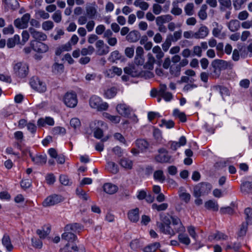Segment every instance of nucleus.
Listing matches in <instances>:
<instances>
[{"mask_svg": "<svg viewBox=\"0 0 252 252\" xmlns=\"http://www.w3.org/2000/svg\"><path fill=\"white\" fill-rule=\"evenodd\" d=\"M81 229V225L79 223L67 224L64 227V232L62 235V239L72 243L77 239L74 233L79 232Z\"/></svg>", "mask_w": 252, "mask_h": 252, "instance_id": "1", "label": "nucleus"}, {"mask_svg": "<svg viewBox=\"0 0 252 252\" xmlns=\"http://www.w3.org/2000/svg\"><path fill=\"white\" fill-rule=\"evenodd\" d=\"M160 219L161 222L157 223V226L160 231L165 234L174 235L175 232L170 227L171 221L169 218L166 215L161 214H160Z\"/></svg>", "mask_w": 252, "mask_h": 252, "instance_id": "2", "label": "nucleus"}, {"mask_svg": "<svg viewBox=\"0 0 252 252\" xmlns=\"http://www.w3.org/2000/svg\"><path fill=\"white\" fill-rule=\"evenodd\" d=\"M212 189V185L208 183L202 182L196 185L193 189V195L199 197L207 194Z\"/></svg>", "mask_w": 252, "mask_h": 252, "instance_id": "3", "label": "nucleus"}, {"mask_svg": "<svg viewBox=\"0 0 252 252\" xmlns=\"http://www.w3.org/2000/svg\"><path fill=\"white\" fill-rule=\"evenodd\" d=\"M90 105L97 111H101L106 110L108 108V104L103 102L101 98L96 95L92 96L90 99Z\"/></svg>", "mask_w": 252, "mask_h": 252, "instance_id": "4", "label": "nucleus"}, {"mask_svg": "<svg viewBox=\"0 0 252 252\" xmlns=\"http://www.w3.org/2000/svg\"><path fill=\"white\" fill-rule=\"evenodd\" d=\"M158 154L155 157V160L161 163H171L173 159L168 151L164 148H160L158 150Z\"/></svg>", "mask_w": 252, "mask_h": 252, "instance_id": "5", "label": "nucleus"}, {"mask_svg": "<svg viewBox=\"0 0 252 252\" xmlns=\"http://www.w3.org/2000/svg\"><path fill=\"white\" fill-rule=\"evenodd\" d=\"M13 69L16 75L20 78H25L29 72L28 65L26 63L22 62L16 63Z\"/></svg>", "mask_w": 252, "mask_h": 252, "instance_id": "6", "label": "nucleus"}, {"mask_svg": "<svg viewBox=\"0 0 252 252\" xmlns=\"http://www.w3.org/2000/svg\"><path fill=\"white\" fill-rule=\"evenodd\" d=\"M30 84L33 89L39 93L45 92L46 90L45 83L37 77H32L30 80Z\"/></svg>", "mask_w": 252, "mask_h": 252, "instance_id": "7", "label": "nucleus"}, {"mask_svg": "<svg viewBox=\"0 0 252 252\" xmlns=\"http://www.w3.org/2000/svg\"><path fill=\"white\" fill-rule=\"evenodd\" d=\"M63 101L67 107H75L78 102L76 93L73 92L66 93L64 96Z\"/></svg>", "mask_w": 252, "mask_h": 252, "instance_id": "8", "label": "nucleus"}, {"mask_svg": "<svg viewBox=\"0 0 252 252\" xmlns=\"http://www.w3.org/2000/svg\"><path fill=\"white\" fill-rule=\"evenodd\" d=\"M31 18L29 13L25 14L21 18H17L14 21V26L20 29H26Z\"/></svg>", "mask_w": 252, "mask_h": 252, "instance_id": "9", "label": "nucleus"}, {"mask_svg": "<svg viewBox=\"0 0 252 252\" xmlns=\"http://www.w3.org/2000/svg\"><path fill=\"white\" fill-rule=\"evenodd\" d=\"M63 198L61 196L54 194L47 197L42 202V205L44 207H49L56 205L62 202Z\"/></svg>", "mask_w": 252, "mask_h": 252, "instance_id": "10", "label": "nucleus"}, {"mask_svg": "<svg viewBox=\"0 0 252 252\" xmlns=\"http://www.w3.org/2000/svg\"><path fill=\"white\" fill-rule=\"evenodd\" d=\"M31 45L34 51L40 53H46L49 49V47L47 45L40 41L32 40L31 41Z\"/></svg>", "mask_w": 252, "mask_h": 252, "instance_id": "11", "label": "nucleus"}, {"mask_svg": "<svg viewBox=\"0 0 252 252\" xmlns=\"http://www.w3.org/2000/svg\"><path fill=\"white\" fill-rule=\"evenodd\" d=\"M116 109L117 112L121 116L123 117H128L131 113V108L124 103L118 104Z\"/></svg>", "mask_w": 252, "mask_h": 252, "instance_id": "12", "label": "nucleus"}, {"mask_svg": "<svg viewBox=\"0 0 252 252\" xmlns=\"http://www.w3.org/2000/svg\"><path fill=\"white\" fill-rule=\"evenodd\" d=\"M95 47L97 49L98 54L102 56L108 54L109 52V47L104 44L102 40H97L95 43Z\"/></svg>", "mask_w": 252, "mask_h": 252, "instance_id": "13", "label": "nucleus"}, {"mask_svg": "<svg viewBox=\"0 0 252 252\" xmlns=\"http://www.w3.org/2000/svg\"><path fill=\"white\" fill-rule=\"evenodd\" d=\"M29 32L35 41H45L47 39V35L44 33L37 31L32 28H29Z\"/></svg>", "mask_w": 252, "mask_h": 252, "instance_id": "14", "label": "nucleus"}, {"mask_svg": "<svg viewBox=\"0 0 252 252\" xmlns=\"http://www.w3.org/2000/svg\"><path fill=\"white\" fill-rule=\"evenodd\" d=\"M61 252H85V250L83 246L79 247L75 245L70 246L69 243L61 250Z\"/></svg>", "mask_w": 252, "mask_h": 252, "instance_id": "15", "label": "nucleus"}, {"mask_svg": "<svg viewBox=\"0 0 252 252\" xmlns=\"http://www.w3.org/2000/svg\"><path fill=\"white\" fill-rule=\"evenodd\" d=\"M209 33L208 28L205 26H201L197 31L194 32V38L195 39H204Z\"/></svg>", "mask_w": 252, "mask_h": 252, "instance_id": "16", "label": "nucleus"}, {"mask_svg": "<svg viewBox=\"0 0 252 252\" xmlns=\"http://www.w3.org/2000/svg\"><path fill=\"white\" fill-rule=\"evenodd\" d=\"M230 63L221 60H215L212 62L214 67L219 68L220 69H225L230 66Z\"/></svg>", "mask_w": 252, "mask_h": 252, "instance_id": "17", "label": "nucleus"}, {"mask_svg": "<svg viewBox=\"0 0 252 252\" xmlns=\"http://www.w3.org/2000/svg\"><path fill=\"white\" fill-rule=\"evenodd\" d=\"M118 187L111 183H107L103 185V189L104 192L109 194H112L118 190Z\"/></svg>", "mask_w": 252, "mask_h": 252, "instance_id": "18", "label": "nucleus"}, {"mask_svg": "<svg viewBox=\"0 0 252 252\" xmlns=\"http://www.w3.org/2000/svg\"><path fill=\"white\" fill-rule=\"evenodd\" d=\"M128 218L129 220L133 222H136L139 219V209L136 208L130 210L128 213Z\"/></svg>", "mask_w": 252, "mask_h": 252, "instance_id": "19", "label": "nucleus"}, {"mask_svg": "<svg viewBox=\"0 0 252 252\" xmlns=\"http://www.w3.org/2000/svg\"><path fill=\"white\" fill-rule=\"evenodd\" d=\"M173 225H179V228H174L175 233L184 232L185 231V228L183 225L180 220L177 217H171Z\"/></svg>", "mask_w": 252, "mask_h": 252, "instance_id": "20", "label": "nucleus"}, {"mask_svg": "<svg viewBox=\"0 0 252 252\" xmlns=\"http://www.w3.org/2000/svg\"><path fill=\"white\" fill-rule=\"evenodd\" d=\"M29 155L32 161L36 164L42 165L46 162L47 159L45 155H39L33 157L30 152H29Z\"/></svg>", "mask_w": 252, "mask_h": 252, "instance_id": "21", "label": "nucleus"}, {"mask_svg": "<svg viewBox=\"0 0 252 252\" xmlns=\"http://www.w3.org/2000/svg\"><path fill=\"white\" fill-rule=\"evenodd\" d=\"M147 61L144 64V67L145 69L152 70L154 68V65L156 63V59L151 53H149L147 54Z\"/></svg>", "mask_w": 252, "mask_h": 252, "instance_id": "22", "label": "nucleus"}, {"mask_svg": "<svg viewBox=\"0 0 252 252\" xmlns=\"http://www.w3.org/2000/svg\"><path fill=\"white\" fill-rule=\"evenodd\" d=\"M53 126L54 125V119L50 117H46L45 118H40L37 121V125L39 127H43L45 125Z\"/></svg>", "mask_w": 252, "mask_h": 252, "instance_id": "23", "label": "nucleus"}, {"mask_svg": "<svg viewBox=\"0 0 252 252\" xmlns=\"http://www.w3.org/2000/svg\"><path fill=\"white\" fill-rule=\"evenodd\" d=\"M140 37V34L139 32L132 31L127 35L126 39L130 42H135L139 39Z\"/></svg>", "mask_w": 252, "mask_h": 252, "instance_id": "24", "label": "nucleus"}, {"mask_svg": "<svg viewBox=\"0 0 252 252\" xmlns=\"http://www.w3.org/2000/svg\"><path fill=\"white\" fill-rule=\"evenodd\" d=\"M2 244L8 252H10L13 249V246L11 244L10 238L6 234H5L2 238Z\"/></svg>", "mask_w": 252, "mask_h": 252, "instance_id": "25", "label": "nucleus"}, {"mask_svg": "<svg viewBox=\"0 0 252 252\" xmlns=\"http://www.w3.org/2000/svg\"><path fill=\"white\" fill-rule=\"evenodd\" d=\"M71 50V45L69 42L63 44L57 48L55 54L57 56H60L63 52L68 51Z\"/></svg>", "mask_w": 252, "mask_h": 252, "instance_id": "26", "label": "nucleus"}, {"mask_svg": "<svg viewBox=\"0 0 252 252\" xmlns=\"http://www.w3.org/2000/svg\"><path fill=\"white\" fill-rule=\"evenodd\" d=\"M240 23L237 20H231L228 23L227 26L229 30L232 32L238 31L240 27Z\"/></svg>", "mask_w": 252, "mask_h": 252, "instance_id": "27", "label": "nucleus"}, {"mask_svg": "<svg viewBox=\"0 0 252 252\" xmlns=\"http://www.w3.org/2000/svg\"><path fill=\"white\" fill-rule=\"evenodd\" d=\"M119 164L123 168L127 169H131L132 168L133 162L130 159L123 158L119 161Z\"/></svg>", "mask_w": 252, "mask_h": 252, "instance_id": "28", "label": "nucleus"}, {"mask_svg": "<svg viewBox=\"0 0 252 252\" xmlns=\"http://www.w3.org/2000/svg\"><path fill=\"white\" fill-rule=\"evenodd\" d=\"M137 147L141 151L146 150L149 146L148 142L144 139H138L135 142Z\"/></svg>", "mask_w": 252, "mask_h": 252, "instance_id": "29", "label": "nucleus"}, {"mask_svg": "<svg viewBox=\"0 0 252 252\" xmlns=\"http://www.w3.org/2000/svg\"><path fill=\"white\" fill-rule=\"evenodd\" d=\"M103 116L111 123L115 124L119 123L121 121V117L119 116L111 115L108 113H103Z\"/></svg>", "mask_w": 252, "mask_h": 252, "instance_id": "30", "label": "nucleus"}, {"mask_svg": "<svg viewBox=\"0 0 252 252\" xmlns=\"http://www.w3.org/2000/svg\"><path fill=\"white\" fill-rule=\"evenodd\" d=\"M20 41V36L15 34L13 37L10 38L7 40V46L8 48H13L16 44L19 43Z\"/></svg>", "mask_w": 252, "mask_h": 252, "instance_id": "31", "label": "nucleus"}, {"mask_svg": "<svg viewBox=\"0 0 252 252\" xmlns=\"http://www.w3.org/2000/svg\"><path fill=\"white\" fill-rule=\"evenodd\" d=\"M153 177L155 180L158 181L161 183H163L165 180L163 172L161 170H158L155 171Z\"/></svg>", "mask_w": 252, "mask_h": 252, "instance_id": "32", "label": "nucleus"}, {"mask_svg": "<svg viewBox=\"0 0 252 252\" xmlns=\"http://www.w3.org/2000/svg\"><path fill=\"white\" fill-rule=\"evenodd\" d=\"M210 239H214L217 240H226L228 239V236L225 234L218 231L209 236Z\"/></svg>", "mask_w": 252, "mask_h": 252, "instance_id": "33", "label": "nucleus"}, {"mask_svg": "<svg viewBox=\"0 0 252 252\" xmlns=\"http://www.w3.org/2000/svg\"><path fill=\"white\" fill-rule=\"evenodd\" d=\"M205 207L209 210L217 211L219 209V205L217 203L213 200H209L205 203Z\"/></svg>", "mask_w": 252, "mask_h": 252, "instance_id": "34", "label": "nucleus"}, {"mask_svg": "<svg viewBox=\"0 0 252 252\" xmlns=\"http://www.w3.org/2000/svg\"><path fill=\"white\" fill-rule=\"evenodd\" d=\"M152 52L154 54H156V57L158 60H161L164 57V53L158 45L155 46L153 48Z\"/></svg>", "mask_w": 252, "mask_h": 252, "instance_id": "35", "label": "nucleus"}, {"mask_svg": "<svg viewBox=\"0 0 252 252\" xmlns=\"http://www.w3.org/2000/svg\"><path fill=\"white\" fill-rule=\"evenodd\" d=\"M174 117L178 118L182 122H185L187 121L186 116L185 113L180 112L178 109H175L173 112Z\"/></svg>", "mask_w": 252, "mask_h": 252, "instance_id": "36", "label": "nucleus"}, {"mask_svg": "<svg viewBox=\"0 0 252 252\" xmlns=\"http://www.w3.org/2000/svg\"><path fill=\"white\" fill-rule=\"evenodd\" d=\"M172 8L171 10V13L175 16H179L182 14V9L179 7L177 2H173L172 3Z\"/></svg>", "mask_w": 252, "mask_h": 252, "instance_id": "37", "label": "nucleus"}, {"mask_svg": "<svg viewBox=\"0 0 252 252\" xmlns=\"http://www.w3.org/2000/svg\"><path fill=\"white\" fill-rule=\"evenodd\" d=\"M160 246L159 243L155 242L151 244L144 248L145 252H155Z\"/></svg>", "mask_w": 252, "mask_h": 252, "instance_id": "38", "label": "nucleus"}, {"mask_svg": "<svg viewBox=\"0 0 252 252\" xmlns=\"http://www.w3.org/2000/svg\"><path fill=\"white\" fill-rule=\"evenodd\" d=\"M106 167L107 169L113 174H116L119 171L118 165L112 161L108 162Z\"/></svg>", "mask_w": 252, "mask_h": 252, "instance_id": "39", "label": "nucleus"}, {"mask_svg": "<svg viewBox=\"0 0 252 252\" xmlns=\"http://www.w3.org/2000/svg\"><path fill=\"white\" fill-rule=\"evenodd\" d=\"M5 2L13 10H16L20 7L17 0H5Z\"/></svg>", "mask_w": 252, "mask_h": 252, "instance_id": "40", "label": "nucleus"}, {"mask_svg": "<svg viewBox=\"0 0 252 252\" xmlns=\"http://www.w3.org/2000/svg\"><path fill=\"white\" fill-rule=\"evenodd\" d=\"M241 190L244 193H248L252 190V183L250 182H245L241 186Z\"/></svg>", "mask_w": 252, "mask_h": 252, "instance_id": "41", "label": "nucleus"}, {"mask_svg": "<svg viewBox=\"0 0 252 252\" xmlns=\"http://www.w3.org/2000/svg\"><path fill=\"white\" fill-rule=\"evenodd\" d=\"M86 13L89 18H93L96 15L97 11L95 7L88 6L86 7Z\"/></svg>", "mask_w": 252, "mask_h": 252, "instance_id": "42", "label": "nucleus"}, {"mask_svg": "<svg viewBox=\"0 0 252 252\" xmlns=\"http://www.w3.org/2000/svg\"><path fill=\"white\" fill-rule=\"evenodd\" d=\"M178 239L181 243L186 245H189L190 243V239L188 236L186 234L182 233V232L179 233Z\"/></svg>", "mask_w": 252, "mask_h": 252, "instance_id": "43", "label": "nucleus"}, {"mask_svg": "<svg viewBox=\"0 0 252 252\" xmlns=\"http://www.w3.org/2000/svg\"><path fill=\"white\" fill-rule=\"evenodd\" d=\"M117 93V89L115 87H112L110 89H107L104 94V95L106 98H112L114 97Z\"/></svg>", "mask_w": 252, "mask_h": 252, "instance_id": "44", "label": "nucleus"}, {"mask_svg": "<svg viewBox=\"0 0 252 252\" xmlns=\"http://www.w3.org/2000/svg\"><path fill=\"white\" fill-rule=\"evenodd\" d=\"M186 14L188 16H191L194 14V4L193 3H187L184 7Z\"/></svg>", "mask_w": 252, "mask_h": 252, "instance_id": "45", "label": "nucleus"}, {"mask_svg": "<svg viewBox=\"0 0 252 252\" xmlns=\"http://www.w3.org/2000/svg\"><path fill=\"white\" fill-rule=\"evenodd\" d=\"M207 7H208L207 5L203 4L198 12V15L199 17L202 20H204L207 18V14L206 11L207 9Z\"/></svg>", "mask_w": 252, "mask_h": 252, "instance_id": "46", "label": "nucleus"}, {"mask_svg": "<svg viewBox=\"0 0 252 252\" xmlns=\"http://www.w3.org/2000/svg\"><path fill=\"white\" fill-rule=\"evenodd\" d=\"M168 207V205L166 203H163L160 204H157L156 203H154L152 205V208L153 210H156L158 211H164L167 209Z\"/></svg>", "mask_w": 252, "mask_h": 252, "instance_id": "47", "label": "nucleus"}, {"mask_svg": "<svg viewBox=\"0 0 252 252\" xmlns=\"http://www.w3.org/2000/svg\"><path fill=\"white\" fill-rule=\"evenodd\" d=\"M220 5L221 10H224L226 8H230L231 7V0H218Z\"/></svg>", "mask_w": 252, "mask_h": 252, "instance_id": "48", "label": "nucleus"}, {"mask_svg": "<svg viewBox=\"0 0 252 252\" xmlns=\"http://www.w3.org/2000/svg\"><path fill=\"white\" fill-rule=\"evenodd\" d=\"M64 66L63 64L55 63L53 66V71L56 74H61L63 72Z\"/></svg>", "mask_w": 252, "mask_h": 252, "instance_id": "49", "label": "nucleus"}, {"mask_svg": "<svg viewBox=\"0 0 252 252\" xmlns=\"http://www.w3.org/2000/svg\"><path fill=\"white\" fill-rule=\"evenodd\" d=\"M246 220L247 224H252V210L249 208H246L245 210Z\"/></svg>", "mask_w": 252, "mask_h": 252, "instance_id": "50", "label": "nucleus"}, {"mask_svg": "<svg viewBox=\"0 0 252 252\" xmlns=\"http://www.w3.org/2000/svg\"><path fill=\"white\" fill-rule=\"evenodd\" d=\"M182 34V31L181 30L175 31L174 32L173 35H170L171 36L170 40L173 42H176L181 38Z\"/></svg>", "mask_w": 252, "mask_h": 252, "instance_id": "51", "label": "nucleus"}, {"mask_svg": "<svg viewBox=\"0 0 252 252\" xmlns=\"http://www.w3.org/2000/svg\"><path fill=\"white\" fill-rule=\"evenodd\" d=\"M94 51V48L93 46L90 45L87 48H83L81 51V54L82 56H86L87 55H92Z\"/></svg>", "mask_w": 252, "mask_h": 252, "instance_id": "52", "label": "nucleus"}, {"mask_svg": "<svg viewBox=\"0 0 252 252\" xmlns=\"http://www.w3.org/2000/svg\"><path fill=\"white\" fill-rule=\"evenodd\" d=\"M121 55L118 51H114L111 53L108 60L111 62H115L120 59Z\"/></svg>", "mask_w": 252, "mask_h": 252, "instance_id": "53", "label": "nucleus"}, {"mask_svg": "<svg viewBox=\"0 0 252 252\" xmlns=\"http://www.w3.org/2000/svg\"><path fill=\"white\" fill-rule=\"evenodd\" d=\"M192 56H196L201 57L202 55V50L200 46L196 45L193 46L192 49Z\"/></svg>", "mask_w": 252, "mask_h": 252, "instance_id": "54", "label": "nucleus"}, {"mask_svg": "<svg viewBox=\"0 0 252 252\" xmlns=\"http://www.w3.org/2000/svg\"><path fill=\"white\" fill-rule=\"evenodd\" d=\"M52 18L55 22L59 23L62 19V12L60 10H58L53 14Z\"/></svg>", "mask_w": 252, "mask_h": 252, "instance_id": "55", "label": "nucleus"}, {"mask_svg": "<svg viewBox=\"0 0 252 252\" xmlns=\"http://www.w3.org/2000/svg\"><path fill=\"white\" fill-rule=\"evenodd\" d=\"M65 132V129L61 126H56L52 129V134L54 135L64 134Z\"/></svg>", "mask_w": 252, "mask_h": 252, "instance_id": "56", "label": "nucleus"}, {"mask_svg": "<svg viewBox=\"0 0 252 252\" xmlns=\"http://www.w3.org/2000/svg\"><path fill=\"white\" fill-rule=\"evenodd\" d=\"M54 23L51 21H46L44 22L42 24V28L45 31H49L54 27Z\"/></svg>", "mask_w": 252, "mask_h": 252, "instance_id": "57", "label": "nucleus"}, {"mask_svg": "<svg viewBox=\"0 0 252 252\" xmlns=\"http://www.w3.org/2000/svg\"><path fill=\"white\" fill-rule=\"evenodd\" d=\"M181 68L178 65L172 66L170 68V73L176 77L179 76L180 75Z\"/></svg>", "mask_w": 252, "mask_h": 252, "instance_id": "58", "label": "nucleus"}, {"mask_svg": "<svg viewBox=\"0 0 252 252\" xmlns=\"http://www.w3.org/2000/svg\"><path fill=\"white\" fill-rule=\"evenodd\" d=\"M134 5L136 7H139L142 10H146L149 7V4L144 1L140 3H139L138 1H134Z\"/></svg>", "mask_w": 252, "mask_h": 252, "instance_id": "59", "label": "nucleus"}, {"mask_svg": "<svg viewBox=\"0 0 252 252\" xmlns=\"http://www.w3.org/2000/svg\"><path fill=\"white\" fill-rule=\"evenodd\" d=\"M76 193L80 198L84 200H87L89 198L86 192L81 189H76Z\"/></svg>", "mask_w": 252, "mask_h": 252, "instance_id": "60", "label": "nucleus"}, {"mask_svg": "<svg viewBox=\"0 0 252 252\" xmlns=\"http://www.w3.org/2000/svg\"><path fill=\"white\" fill-rule=\"evenodd\" d=\"M248 225L247 222H244L242 224L240 229L238 233V236H243L246 234Z\"/></svg>", "mask_w": 252, "mask_h": 252, "instance_id": "61", "label": "nucleus"}, {"mask_svg": "<svg viewBox=\"0 0 252 252\" xmlns=\"http://www.w3.org/2000/svg\"><path fill=\"white\" fill-rule=\"evenodd\" d=\"M247 0H233V6L236 10L240 9L242 5L247 1Z\"/></svg>", "mask_w": 252, "mask_h": 252, "instance_id": "62", "label": "nucleus"}, {"mask_svg": "<svg viewBox=\"0 0 252 252\" xmlns=\"http://www.w3.org/2000/svg\"><path fill=\"white\" fill-rule=\"evenodd\" d=\"M174 122L172 120L166 121L162 120L161 126H165L167 128H172L174 126Z\"/></svg>", "mask_w": 252, "mask_h": 252, "instance_id": "63", "label": "nucleus"}, {"mask_svg": "<svg viewBox=\"0 0 252 252\" xmlns=\"http://www.w3.org/2000/svg\"><path fill=\"white\" fill-rule=\"evenodd\" d=\"M70 126L74 128L79 127L81 125L80 120L76 118H72L70 122Z\"/></svg>", "mask_w": 252, "mask_h": 252, "instance_id": "64", "label": "nucleus"}]
</instances>
